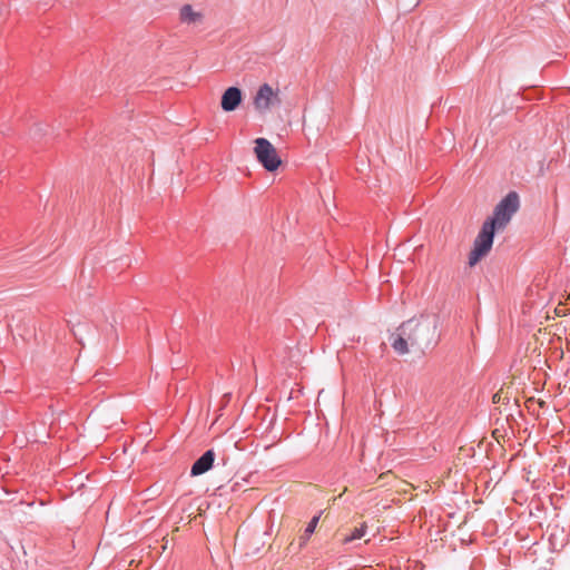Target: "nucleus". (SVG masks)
Listing matches in <instances>:
<instances>
[{"label":"nucleus","instance_id":"20e7f679","mask_svg":"<svg viewBox=\"0 0 570 570\" xmlns=\"http://www.w3.org/2000/svg\"><path fill=\"white\" fill-rule=\"evenodd\" d=\"M255 154L267 171H274L281 165V158L276 149L266 138H257L255 140Z\"/></svg>","mask_w":570,"mask_h":570},{"label":"nucleus","instance_id":"39448f33","mask_svg":"<svg viewBox=\"0 0 570 570\" xmlns=\"http://www.w3.org/2000/svg\"><path fill=\"white\" fill-rule=\"evenodd\" d=\"M279 104L281 100L277 92L274 91V89L268 83L262 85L254 97V107L262 114L268 111L273 106Z\"/></svg>","mask_w":570,"mask_h":570},{"label":"nucleus","instance_id":"1a4fd4ad","mask_svg":"<svg viewBox=\"0 0 570 570\" xmlns=\"http://www.w3.org/2000/svg\"><path fill=\"white\" fill-rule=\"evenodd\" d=\"M392 347L401 355L406 354L410 351V340L404 333L399 331L397 336L392 341Z\"/></svg>","mask_w":570,"mask_h":570},{"label":"nucleus","instance_id":"6e6552de","mask_svg":"<svg viewBox=\"0 0 570 570\" xmlns=\"http://www.w3.org/2000/svg\"><path fill=\"white\" fill-rule=\"evenodd\" d=\"M179 17L181 22L188 24L200 22L203 19L202 13L194 11L190 4H184L180 8Z\"/></svg>","mask_w":570,"mask_h":570},{"label":"nucleus","instance_id":"7ed1b4c3","mask_svg":"<svg viewBox=\"0 0 570 570\" xmlns=\"http://www.w3.org/2000/svg\"><path fill=\"white\" fill-rule=\"evenodd\" d=\"M498 230L492 223L485 220L474 239L473 249L469 255V265L474 266L482 257H484L492 248L494 234Z\"/></svg>","mask_w":570,"mask_h":570},{"label":"nucleus","instance_id":"0eeeda50","mask_svg":"<svg viewBox=\"0 0 570 570\" xmlns=\"http://www.w3.org/2000/svg\"><path fill=\"white\" fill-rule=\"evenodd\" d=\"M215 461V452L214 450H207L203 453L200 458H198L190 469V474L193 476L202 475L209 471L213 468Z\"/></svg>","mask_w":570,"mask_h":570},{"label":"nucleus","instance_id":"f257e3e1","mask_svg":"<svg viewBox=\"0 0 570 570\" xmlns=\"http://www.w3.org/2000/svg\"><path fill=\"white\" fill-rule=\"evenodd\" d=\"M436 327L434 317L421 316L404 322L399 331L407 336L411 347L424 351L436 343Z\"/></svg>","mask_w":570,"mask_h":570},{"label":"nucleus","instance_id":"9d476101","mask_svg":"<svg viewBox=\"0 0 570 570\" xmlns=\"http://www.w3.org/2000/svg\"><path fill=\"white\" fill-rule=\"evenodd\" d=\"M320 521V514L312 518V520L308 522L307 527L305 528L304 535L302 539V544L305 543L308 538L314 533L317 523Z\"/></svg>","mask_w":570,"mask_h":570},{"label":"nucleus","instance_id":"f03ea898","mask_svg":"<svg viewBox=\"0 0 570 570\" xmlns=\"http://www.w3.org/2000/svg\"><path fill=\"white\" fill-rule=\"evenodd\" d=\"M520 199L515 191H510L494 207L493 215L487 220L492 223L498 230H502L512 219L513 215L519 210Z\"/></svg>","mask_w":570,"mask_h":570},{"label":"nucleus","instance_id":"423d86ee","mask_svg":"<svg viewBox=\"0 0 570 570\" xmlns=\"http://www.w3.org/2000/svg\"><path fill=\"white\" fill-rule=\"evenodd\" d=\"M242 102V90L238 87L227 88L223 96L220 106L224 111H234Z\"/></svg>","mask_w":570,"mask_h":570},{"label":"nucleus","instance_id":"9b49d317","mask_svg":"<svg viewBox=\"0 0 570 570\" xmlns=\"http://www.w3.org/2000/svg\"><path fill=\"white\" fill-rule=\"evenodd\" d=\"M366 527L361 525L360 528H355L353 532L345 538L346 542H351L357 539H361L365 534Z\"/></svg>","mask_w":570,"mask_h":570}]
</instances>
